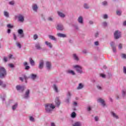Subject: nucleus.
I'll return each mask as SVG.
<instances>
[{
	"mask_svg": "<svg viewBox=\"0 0 126 126\" xmlns=\"http://www.w3.org/2000/svg\"><path fill=\"white\" fill-rule=\"evenodd\" d=\"M25 87L24 86H17L16 89L17 90L20 91L21 92H23L24 91V89Z\"/></svg>",
	"mask_w": 126,
	"mask_h": 126,
	"instance_id": "8",
	"label": "nucleus"
},
{
	"mask_svg": "<svg viewBox=\"0 0 126 126\" xmlns=\"http://www.w3.org/2000/svg\"><path fill=\"white\" fill-rule=\"evenodd\" d=\"M8 65H9V66L10 67H11V68H13V67H14V65L13 64H12V63H11V64H9Z\"/></svg>",
	"mask_w": 126,
	"mask_h": 126,
	"instance_id": "51",
	"label": "nucleus"
},
{
	"mask_svg": "<svg viewBox=\"0 0 126 126\" xmlns=\"http://www.w3.org/2000/svg\"><path fill=\"white\" fill-rule=\"evenodd\" d=\"M77 21L80 24H83V17L81 16H79L78 18Z\"/></svg>",
	"mask_w": 126,
	"mask_h": 126,
	"instance_id": "9",
	"label": "nucleus"
},
{
	"mask_svg": "<svg viewBox=\"0 0 126 126\" xmlns=\"http://www.w3.org/2000/svg\"><path fill=\"white\" fill-rule=\"evenodd\" d=\"M73 126H81V123L80 122H76L73 125Z\"/></svg>",
	"mask_w": 126,
	"mask_h": 126,
	"instance_id": "27",
	"label": "nucleus"
},
{
	"mask_svg": "<svg viewBox=\"0 0 126 126\" xmlns=\"http://www.w3.org/2000/svg\"><path fill=\"white\" fill-rule=\"evenodd\" d=\"M123 25H124V26H126V21H125L123 22Z\"/></svg>",
	"mask_w": 126,
	"mask_h": 126,
	"instance_id": "64",
	"label": "nucleus"
},
{
	"mask_svg": "<svg viewBox=\"0 0 126 126\" xmlns=\"http://www.w3.org/2000/svg\"><path fill=\"white\" fill-rule=\"evenodd\" d=\"M110 45L112 49V51L113 53H116L117 52V50H116V44L114 41H112L110 42Z\"/></svg>",
	"mask_w": 126,
	"mask_h": 126,
	"instance_id": "6",
	"label": "nucleus"
},
{
	"mask_svg": "<svg viewBox=\"0 0 126 126\" xmlns=\"http://www.w3.org/2000/svg\"><path fill=\"white\" fill-rule=\"evenodd\" d=\"M73 59H74V60H75V61L79 60V58H78V56H77V55L75 54H73Z\"/></svg>",
	"mask_w": 126,
	"mask_h": 126,
	"instance_id": "22",
	"label": "nucleus"
},
{
	"mask_svg": "<svg viewBox=\"0 0 126 126\" xmlns=\"http://www.w3.org/2000/svg\"><path fill=\"white\" fill-rule=\"evenodd\" d=\"M18 37L20 38V39H21V38H24V37H25L23 30L22 29H19L18 30Z\"/></svg>",
	"mask_w": 126,
	"mask_h": 126,
	"instance_id": "4",
	"label": "nucleus"
},
{
	"mask_svg": "<svg viewBox=\"0 0 126 126\" xmlns=\"http://www.w3.org/2000/svg\"><path fill=\"white\" fill-rule=\"evenodd\" d=\"M7 27L8 28H10V29H12L13 28V26L11 25V24L7 25Z\"/></svg>",
	"mask_w": 126,
	"mask_h": 126,
	"instance_id": "41",
	"label": "nucleus"
},
{
	"mask_svg": "<svg viewBox=\"0 0 126 126\" xmlns=\"http://www.w3.org/2000/svg\"><path fill=\"white\" fill-rule=\"evenodd\" d=\"M24 66L25 67V69H26V70H28V69L30 68V66H28V63H25Z\"/></svg>",
	"mask_w": 126,
	"mask_h": 126,
	"instance_id": "30",
	"label": "nucleus"
},
{
	"mask_svg": "<svg viewBox=\"0 0 126 126\" xmlns=\"http://www.w3.org/2000/svg\"><path fill=\"white\" fill-rule=\"evenodd\" d=\"M123 70H124V73H125V74H126V66H124Z\"/></svg>",
	"mask_w": 126,
	"mask_h": 126,
	"instance_id": "56",
	"label": "nucleus"
},
{
	"mask_svg": "<svg viewBox=\"0 0 126 126\" xmlns=\"http://www.w3.org/2000/svg\"><path fill=\"white\" fill-rule=\"evenodd\" d=\"M111 114L114 118H115V119H119V116L116 115V113H114L113 112H112Z\"/></svg>",
	"mask_w": 126,
	"mask_h": 126,
	"instance_id": "28",
	"label": "nucleus"
},
{
	"mask_svg": "<svg viewBox=\"0 0 126 126\" xmlns=\"http://www.w3.org/2000/svg\"><path fill=\"white\" fill-rule=\"evenodd\" d=\"M0 86H2V87H5V84H3L1 80H0Z\"/></svg>",
	"mask_w": 126,
	"mask_h": 126,
	"instance_id": "38",
	"label": "nucleus"
},
{
	"mask_svg": "<svg viewBox=\"0 0 126 126\" xmlns=\"http://www.w3.org/2000/svg\"><path fill=\"white\" fill-rule=\"evenodd\" d=\"M13 39L15 41H16V40L17 39V37L16 36V34H15V33H13Z\"/></svg>",
	"mask_w": 126,
	"mask_h": 126,
	"instance_id": "44",
	"label": "nucleus"
},
{
	"mask_svg": "<svg viewBox=\"0 0 126 126\" xmlns=\"http://www.w3.org/2000/svg\"><path fill=\"white\" fill-rule=\"evenodd\" d=\"M36 77H37V75L34 74H32L31 75V78L32 79H33L34 80V79H35L36 78Z\"/></svg>",
	"mask_w": 126,
	"mask_h": 126,
	"instance_id": "34",
	"label": "nucleus"
},
{
	"mask_svg": "<svg viewBox=\"0 0 126 126\" xmlns=\"http://www.w3.org/2000/svg\"><path fill=\"white\" fill-rule=\"evenodd\" d=\"M64 29V28H63V24H59L57 25V30L59 31H63Z\"/></svg>",
	"mask_w": 126,
	"mask_h": 126,
	"instance_id": "7",
	"label": "nucleus"
},
{
	"mask_svg": "<svg viewBox=\"0 0 126 126\" xmlns=\"http://www.w3.org/2000/svg\"><path fill=\"white\" fill-rule=\"evenodd\" d=\"M94 120L96 122H97L99 120V118L97 116H96L94 117Z\"/></svg>",
	"mask_w": 126,
	"mask_h": 126,
	"instance_id": "58",
	"label": "nucleus"
},
{
	"mask_svg": "<svg viewBox=\"0 0 126 126\" xmlns=\"http://www.w3.org/2000/svg\"><path fill=\"white\" fill-rule=\"evenodd\" d=\"M57 35L60 38H66V34L64 33H58L57 34Z\"/></svg>",
	"mask_w": 126,
	"mask_h": 126,
	"instance_id": "12",
	"label": "nucleus"
},
{
	"mask_svg": "<svg viewBox=\"0 0 126 126\" xmlns=\"http://www.w3.org/2000/svg\"><path fill=\"white\" fill-rule=\"evenodd\" d=\"M114 35L116 40H118V39H120V38L122 37V32H120V31H116L114 32Z\"/></svg>",
	"mask_w": 126,
	"mask_h": 126,
	"instance_id": "3",
	"label": "nucleus"
},
{
	"mask_svg": "<svg viewBox=\"0 0 126 126\" xmlns=\"http://www.w3.org/2000/svg\"><path fill=\"white\" fill-rule=\"evenodd\" d=\"M74 68L77 71L78 73H82V67L79 65H75L74 66Z\"/></svg>",
	"mask_w": 126,
	"mask_h": 126,
	"instance_id": "5",
	"label": "nucleus"
},
{
	"mask_svg": "<svg viewBox=\"0 0 126 126\" xmlns=\"http://www.w3.org/2000/svg\"><path fill=\"white\" fill-rule=\"evenodd\" d=\"M100 75L101 77H102V78H105V77H106V75L104 74H100Z\"/></svg>",
	"mask_w": 126,
	"mask_h": 126,
	"instance_id": "52",
	"label": "nucleus"
},
{
	"mask_svg": "<svg viewBox=\"0 0 126 126\" xmlns=\"http://www.w3.org/2000/svg\"><path fill=\"white\" fill-rule=\"evenodd\" d=\"M48 20L49 21H53V18L51 17H49L48 18Z\"/></svg>",
	"mask_w": 126,
	"mask_h": 126,
	"instance_id": "57",
	"label": "nucleus"
},
{
	"mask_svg": "<svg viewBox=\"0 0 126 126\" xmlns=\"http://www.w3.org/2000/svg\"><path fill=\"white\" fill-rule=\"evenodd\" d=\"M97 102L101 103V104H102V106H103V107H104V106H106V104H105V101L104 100V99H103L102 98H99L97 100Z\"/></svg>",
	"mask_w": 126,
	"mask_h": 126,
	"instance_id": "14",
	"label": "nucleus"
},
{
	"mask_svg": "<svg viewBox=\"0 0 126 126\" xmlns=\"http://www.w3.org/2000/svg\"><path fill=\"white\" fill-rule=\"evenodd\" d=\"M36 50H42V47H41V44L40 43H37L35 45Z\"/></svg>",
	"mask_w": 126,
	"mask_h": 126,
	"instance_id": "15",
	"label": "nucleus"
},
{
	"mask_svg": "<svg viewBox=\"0 0 126 126\" xmlns=\"http://www.w3.org/2000/svg\"><path fill=\"white\" fill-rule=\"evenodd\" d=\"M8 59L9 60V61L10 60H11V59H13V55L12 54H9L8 56Z\"/></svg>",
	"mask_w": 126,
	"mask_h": 126,
	"instance_id": "36",
	"label": "nucleus"
},
{
	"mask_svg": "<svg viewBox=\"0 0 126 126\" xmlns=\"http://www.w3.org/2000/svg\"><path fill=\"white\" fill-rule=\"evenodd\" d=\"M116 14L117 15H119V16H121V15H122V11H121V10H117L116 11Z\"/></svg>",
	"mask_w": 126,
	"mask_h": 126,
	"instance_id": "31",
	"label": "nucleus"
},
{
	"mask_svg": "<svg viewBox=\"0 0 126 126\" xmlns=\"http://www.w3.org/2000/svg\"><path fill=\"white\" fill-rule=\"evenodd\" d=\"M53 88L56 92H59V91H58V87H57L56 85H54Z\"/></svg>",
	"mask_w": 126,
	"mask_h": 126,
	"instance_id": "33",
	"label": "nucleus"
},
{
	"mask_svg": "<svg viewBox=\"0 0 126 126\" xmlns=\"http://www.w3.org/2000/svg\"><path fill=\"white\" fill-rule=\"evenodd\" d=\"M38 39V35L37 34H34L33 35V40H37Z\"/></svg>",
	"mask_w": 126,
	"mask_h": 126,
	"instance_id": "46",
	"label": "nucleus"
},
{
	"mask_svg": "<svg viewBox=\"0 0 126 126\" xmlns=\"http://www.w3.org/2000/svg\"><path fill=\"white\" fill-rule=\"evenodd\" d=\"M19 78L20 80H21V81H23V79L27 80V79H28L27 77H26V76H25V75H23L22 77H20Z\"/></svg>",
	"mask_w": 126,
	"mask_h": 126,
	"instance_id": "25",
	"label": "nucleus"
},
{
	"mask_svg": "<svg viewBox=\"0 0 126 126\" xmlns=\"http://www.w3.org/2000/svg\"><path fill=\"white\" fill-rule=\"evenodd\" d=\"M11 32V30H10V29H8V30H7V33H8V34H10V33Z\"/></svg>",
	"mask_w": 126,
	"mask_h": 126,
	"instance_id": "61",
	"label": "nucleus"
},
{
	"mask_svg": "<svg viewBox=\"0 0 126 126\" xmlns=\"http://www.w3.org/2000/svg\"><path fill=\"white\" fill-rule=\"evenodd\" d=\"M72 27H73L76 30H79V27H78V25L76 24H72Z\"/></svg>",
	"mask_w": 126,
	"mask_h": 126,
	"instance_id": "21",
	"label": "nucleus"
},
{
	"mask_svg": "<svg viewBox=\"0 0 126 126\" xmlns=\"http://www.w3.org/2000/svg\"><path fill=\"white\" fill-rule=\"evenodd\" d=\"M103 18L104 19H107V18H108V15L107 14H105L103 15Z\"/></svg>",
	"mask_w": 126,
	"mask_h": 126,
	"instance_id": "54",
	"label": "nucleus"
},
{
	"mask_svg": "<svg viewBox=\"0 0 126 126\" xmlns=\"http://www.w3.org/2000/svg\"><path fill=\"white\" fill-rule=\"evenodd\" d=\"M69 43L72 44V43H73V41H72V39H69Z\"/></svg>",
	"mask_w": 126,
	"mask_h": 126,
	"instance_id": "63",
	"label": "nucleus"
},
{
	"mask_svg": "<svg viewBox=\"0 0 126 126\" xmlns=\"http://www.w3.org/2000/svg\"><path fill=\"white\" fill-rule=\"evenodd\" d=\"M94 45L95 46H98L99 45V42L98 41H95L94 42Z\"/></svg>",
	"mask_w": 126,
	"mask_h": 126,
	"instance_id": "60",
	"label": "nucleus"
},
{
	"mask_svg": "<svg viewBox=\"0 0 126 126\" xmlns=\"http://www.w3.org/2000/svg\"><path fill=\"white\" fill-rule=\"evenodd\" d=\"M14 3H15L14 0H12L9 2V4H10V5H14Z\"/></svg>",
	"mask_w": 126,
	"mask_h": 126,
	"instance_id": "45",
	"label": "nucleus"
},
{
	"mask_svg": "<svg viewBox=\"0 0 126 126\" xmlns=\"http://www.w3.org/2000/svg\"><path fill=\"white\" fill-rule=\"evenodd\" d=\"M55 108L56 105H54L53 103H47L45 104V111L47 113H51Z\"/></svg>",
	"mask_w": 126,
	"mask_h": 126,
	"instance_id": "1",
	"label": "nucleus"
},
{
	"mask_svg": "<svg viewBox=\"0 0 126 126\" xmlns=\"http://www.w3.org/2000/svg\"><path fill=\"white\" fill-rule=\"evenodd\" d=\"M82 88H83V85H82L81 83H80L78 87H77V89H82Z\"/></svg>",
	"mask_w": 126,
	"mask_h": 126,
	"instance_id": "32",
	"label": "nucleus"
},
{
	"mask_svg": "<svg viewBox=\"0 0 126 126\" xmlns=\"http://www.w3.org/2000/svg\"><path fill=\"white\" fill-rule=\"evenodd\" d=\"M46 67L48 69H50L51 68V63H47Z\"/></svg>",
	"mask_w": 126,
	"mask_h": 126,
	"instance_id": "42",
	"label": "nucleus"
},
{
	"mask_svg": "<svg viewBox=\"0 0 126 126\" xmlns=\"http://www.w3.org/2000/svg\"><path fill=\"white\" fill-rule=\"evenodd\" d=\"M39 63H44V60H40L39 61Z\"/></svg>",
	"mask_w": 126,
	"mask_h": 126,
	"instance_id": "62",
	"label": "nucleus"
},
{
	"mask_svg": "<svg viewBox=\"0 0 126 126\" xmlns=\"http://www.w3.org/2000/svg\"><path fill=\"white\" fill-rule=\"evenodd\" d=\"M17 108V103H16L15 105H14L12 107V110H14Z\"/></svg>",
	"mask_w": 126,
	"mask_h": 126,
	"instance_id": "43",
	"label": "nucleus"
},
{
	"mask_svg": "<svg viewBox=\"0 0 126 126\" xmlns=\"http://www.w3.org/2000/svg\"><path fill=\"white\" fill-rule=\"evenodd\" d=\"M48 37L49 39H50V40H52V41H57V38L53 35H48Z\"/></svg>",
	"mask_w": 126,
	"mask_h": 126,
	"instance_id": "19",
	"label": "nucleus"
},
{
	"mask_svg": "<svg viewBox=\"0 0 126 126\" xmlns=\"http://www.w3.org/2000/svg\"><path fill=\"white\" fill-rule=\"evenodd\" d=\"M57 14L61 18H64L65 17V15L61 11H58Z\"/></svg>",
	"mask_w": 126,
	"mask_h": 126,
	"instance_id": "13",
	"label": "nucleus"
},
{
	"mask_svg": "<svg viewBox=\"0 0 126 126\" xmlns=\"http://www.w3.org/2000/svg\"><path fill=\"white\" fill-rule=\"evenodd\" d=\"M45 44L48 46V47H49L50 49H52L53 48V45H52V43H51V42L45 41Z\"/></svg>",
	"mask_w": 126,
	"mask_h": 126,
	"instance_id": "20",
	"label": "nucleus"
},
{
	"mask_svg": "<svg viewBox=\"0 0 126 126\" xmlns=\"http://www.w3.org/2000/svg\"><path fill=\"white\" fill-rule=\"evenodd\" d=\"M121 58H122V59H124L126 60V54H121Z\"/></svg>",
	"mask_w": 126,
	"mask_h": 126,
	"instance_id": "40",
	"label": "nucleus"
},
{
	"mask_svg": "<svg viewBox=\"0 0 126 126\" xmlns=\"http://www.w3.org/2000/svg\"><path fill=\"white\" fill-rule=\"evenodd\" d=\"M43 66H44V64H43V63H40V64H39V68L40 69H42V68H43Z\"/></svg>",
	"mask_w": 126,
	"mask_h": 126,
	"instance_id": "47",
	"label": "nucleus"
},
{
	"mask_svg": "<svg viewBox=\"0 0 126 126\" xmlns=\"http://www.w3.org/2000/svg\"><path fill=\"white\" fill-rule=\"evenodd\" d=\"M98 36H99V32H97L95 33V38H97V37H98Z\"/></svg>",
	"mask_w": 126,
	"mask_h": 126,
	"instance_id": "53",
	"label": "nucleus"
},
{
	"mask_svg": "<svg viewBox=\"0 0 126 126\" xmlns=\"http://www.w3.org/2000/svg\"><path fill=\"white\" fill-rule=\"evenodd\" d=\"M67 73H69L70 74H72V75H74L75 73L72 70H68L67 71Z\"/></svg>",
	"mask_w": 126,
	"mask_h": 126,
	"instance_id": "26",
	"label": "nucleus"
},
{
	"mask_svg": "<svg viewBox=\"0 0 126 126\" xmlns=\"http://www.w3.org/2000/svg\"><path fill=\"white\" fill-rule=\"evenodd\" d=\"M2 61L4 63H7V62H8V61H9V60L8 59V57H6L4 56L3 58Z\"/></svg>",
	"mask_w": 126,
	"mask_h": 126,
	"instance_id": "24",
	"label": "nucleus"
},
{
	"mask_svg": "<svg viewBox=\"0 0 126 126\" xmlns=\"http://www.w3.org/2000/svg\"><path fill=\"white\" fill-rule=\"evenodd\" d=\"M30 121H31L32 122H34V118H33L32 117H31L30 118Z\"/></svg>",
	"mask_w": 126,
	"mask_h": 126,
	"instance_id": "59",
	"label": "nucleus"
},
{
	"mask_svg": "<svg viewBox=\"0 0 126 126\" xmlns=\"http://www.w3.org/2000/svg\"><path fill=\"white\" fill-rule=\"evenodd\" d=\"M89 23L91 25H93V24H94V22L93 21H89Z\"/></svg>",
	"mask_w": 126,
	"mask_h": 126,
	"instance_id": "55",
	"label": "nucleus"
},
{
	"mask_svg": "<svg viewBox=\"0 0 126 126\" xmlns=\"http://www.w3.org/2000/svg\"><path fill=\"white\" fill-rule=\"evenodd\" d=\"M30 63H35V62H34V60H33L32 58H30Z\"/></svg>",
	"mask_w": 126,
	"mask_h": 126,
	"instance_id": "48",
	"label": "nucleus"
},
{
	"mask_svg": "<svg viewBox=\"0 0 126 126\" xmlns=\"http://www.w3.org/2000/svg\"><path fill=\"white\" fill-rule=\"evenodd\" d=\"M71 118H75L76 117V114L75 112H73L72 114H71Z\"/></svg>",
	"mask_w": 126,
	"mask_h": 126,
	"instance_id": "35",
	"label": "nucleus"
},
{
	"mask_svg": "<svg viewBox=\"0 0 126 126\" xmlns=\"http://www.w3.org/2000/svg\"><path fill=\"white\" fill-rule=\"evenodd\" d=\"M18 21L20 22H22V23L24 22V17H23V16H22V15H19L18 17Z\"/></svg>",
	"mask_w": 126,
	"mask_h": 126,
	"instance_id": "10",
	"label": "nucleus"
},
{
	"mask_svg": "<svg viewBox=\"0 0 126 126\" xmlns=\"http://www.w3.org/2000/svg\"><path fill=\"white\" fill-rule=\"evenodd\" d=\"M17 47H19V49H21V44L19 42H17L16 43Z\"/></svg>",
	"mask_w": 126,
	"mask_h": 126,
	"instance_id": "37",
	"label": "nucleus"
},
{
	"mask_svg": "<svg viewBox=\"0 0 126 126\" xmlns=\"http://www.w3.org/2000/svg\"><path fill=\"white\" fill-rule=\"evenodd\" d=\"M6 75V70L3 67H0V77L3 78Z\"/></svg>",
	"mask_w": 126,
	"mask_h": 126,
	"instance_id": "2",
	"label": "nucleus"
},
{
	"mask_svg": "<svg viewBox=\"0 0 126 126\" xmlns=\"http://www.w3.org/2000/svg\"><path fill=\"white\" fill-rule=\"evenodd\" d=\"M102 26L105 28L108 26V23L106 22H104L102 23Z\"/></svg>",
	"mask_w": 126,
	"mask_h": 126,
	"instance_id": "29",
	"label": "nucleus"
},
{
	"mask_svg": "<svg viewBox=\"0 0 126 126\" xmlns=\"http://www.w3.org/2000/svg\"><path fill=\"white\" fill-rule=\"evenodd\" d=\"M55 103H56V105L57 107H59L60 105L61 104V102H60V99H59L58 97H57L55 99Z\"/></svg>",
	"mask_w": 126,
	"mask_h": 126,
	"instance_id": "16",
	"label": "nucleus"
},
{
	"mask_svg": "<svg viewBox=\"0 0 126 126\" xmlns=\"http://www.w3.org/2000/svg\"><path fill=\"white\" fill-rule=\"evenodd\" d=\"M30 93V91H29V90H28L26 92V94H25L24 96V98L25 99H27V98H28V97H29V94Z\"/></svg>",
	"mask_w": 126,
	"mask_h": 126,
	"instance_id": "18",
	"label": "nucleus"
},
{
	"mask_svg": "<svg viewBox=\"0 0 126 126\" xmlns=\"http://www.w3.org/2000/svg\"><path fill=\"white\" fill-rule=\"evenodd\" d=\"M32 10L33 11H35V12H37L38 10V5L37 4H33L32 5Z\"/></svg>",
	"mask_w": 126,
	"mask_h": 126,
	"instance_id": "11",
	"label": "nucleus"
},
{
	"mask_svg": "<svg viewBox=\"0 0 126 126\" xmlns=\"http://www.w3.org/2000/svg\"><path fill=\"white\" fill-rule=\"evenodd\" d=\"M118 49L119 50H122V49H123V44L122 43H120L118 45Z\"/></svg>",
	"mask_w": 126,
	"mask_h": 126,
	"instance_id": "39",
	"label": "nucleus"
},
{
	"mask_svg": "<svg viewBox=\"0 0 126 126\" xmlns=\"http://www.w3.org/2000/svg\"><path fill=\"white\" fill-rule=\"evenodd\" d=\"M102 3L103 5H108V2H107V1H104L102 2Z\"/></svg>",
	"mask_w": 126,
	"mask_h": 126,
	"instance_id": "50",
	"label": "nucleus"
},
{
	"mask_svg": "<svg viewBox=\"0 0 126 126\" xmlns=\"http://www.w3.org/2000/svg\"><path fill=\"white\" fill-rule=\"evenodd\" d=\"M126 90H123L122 91V94H123V97H125V95H126Z\"/></svg>",
	"mask_w": 126,
	"mask_h": 126,
	"instance_id": "49",
	"label": "nucleus"
},
{
	"mask_svg": "<svg viewBox=\"0 0 126 126\" xmlns=\"http://www.w3.org/2000/svg\"><path fill=\"white\" fill-rule=\"evenodd\" d=\"M3 14L4 16H5V17H6L7 18H8V17H9V13H8V12L4 11L3 12Z\"/></svg>",
	"mask_w": 126,
	"mask_h": 126,
	"instance_id": "23",
	"label": "nucleus"
},
{
	"mask_svg": "<svg viewBox=\"0 0 126 126\" xmlns=\"http://www.w3.org/2000/svg\"><path fill=\"white\" fill-rule=\"evenodd\" d=\"M83 7L85 9H89L90 8V6L87 3H84L83 4Z\"/></svg>",
	"mask_w": 126,
	"mask_h": 126,
	"instance_id": "17",
	"label": "nucleus"
}]
</instances>
